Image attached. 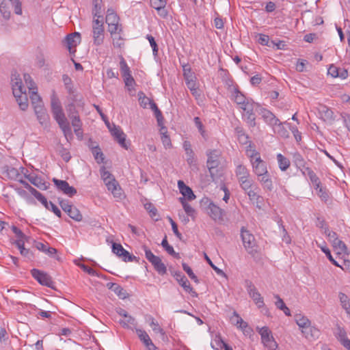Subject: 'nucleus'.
<instances>
[{
    "instance_id": "3",
    "label": "nucleus",
    "mask_w": 350,
    "mask_h": 350,
    "mask_svg": "<svg viewBox=\"0 0 350 350\" xmlns=\"http://www.w3.org/2000/svg\"><path fill=\"white\" fill-rule=\"evenodd\" d=\"M241 237L247 252L254 256L257 253V245L254 235L243 227L241 230Z\"/></svg>"
},
{
    "instance_id": "11",
    "label": "nucleus",
    "mask_w": 350,
    "mask_h": 350,
    "mask_svg": "<svg viewBox=\"0 0 350 350\" xmlns=\"http://www.w3.org/2000/svg\"><path fill=\"white\" fill-rule=\"evenodd\" d=\"M53 182L58 191L69 197H72L77 193V189L74 187L70 186L66 180L53 178Z\"/></svg>"
},
{
    "instance_id": "33",
    "label": "nucleus",
    "mask_w": 350,
    "mask_h": 350,
    "mask_svg": "<svg viewBox=\"0 0 350 350\" xmlns=\"http://www.w3.org/2000/svg\"><path fill=\"white\" fill-rule=\"evenodd\" d=\"M253 111L254 109L247 111L243 115V118L251 127H254L256 126V116Z\"/></svg>"
},
{
    "instance_id": "5",
    "label": "nucleus",
    "mask_w": 350,
    "mask_h": 350,
    "mask_svg": "<svg viewBox=\"0 0 350 350\" xmlns=\"http://www.w3.org/2000/svg\"><path fill=\"white\" fill-rule=\"evenodd\" d=\"M206 156L208 157L206 165L211 177L213 178L215 175V172L217 171L216 169L220 164L221 152L217 150H211L206 152Z\"/></svg>"
},
{
    "instance_id": "16",
    "label": "nucleus",
    "mask_w": 350,
    "mask_h": 350,
    "mask_svg": "<svg viewBox=\"0 0 350 350\" xmlns=\"http://www.w3.org/2000/svg\"><path fill=\"white\" fill-rule=\"evenodd\" d=\"M260 115L264 121L270 126L273 127L279 124V119L269 110L262 108L260 109Z\"/></svg>"
},
{
    "instance_id": "12",
    "label": "nucleus",
    "mask_w": 350,
    "mask_h": 350,
    "mask_svg": "<svg viewBox=\"0 0 350 350\" xmlns=\"http://www.w3.org/2000/svg\"><path fill=\"white\" fill-rule=\"evenodd\" d=\"M178 284L184 288V290L189 293L192 297H197L198 293L193 289L187 278L180 272H176L174 274Z\"/></svg>"
},
{
    "instance_id": "25",
    "label": "nucleus",
    "mask_w": 350,
    "mask_h": 350,
    "mask_svg": "<svg viewBox=\"0 0 350 350\" xmlns=\"http://www.w3.org/2000/svg\"><path fill=\"white\" fill-rule=\"evenodd\" d=\"M151 264L159 274L163 275L167 273L166 266L162 262L161 259L159 256Z\"/></svg>"
},
{
    "instance_id": "17",
    "label": "nucleus",
    "mask_w": 350,
    "mask_h": 350,
    "mask_svg": "<svg viewBox=\"0 0 350 350\" xmlns=\"http://www.w3.org/2000/svg\"><path fill=\"white\" fill-rule=\"evenodd\" d=\"M107 189L111 192L113 197L118 199H122L123 193L118 182L115 178L105 183Z\"/></svg>"
},
{
    "instance_id": "29",
    "label": "nucleus",
    "mask_w": 350,
    "mask_h": 350,
    "mask_svg": "<svg viewBox=\"0 0 350 350\" xmlns=\"http://www.w3.org/2000/svg\"><path fill=\"white\" fill-rule=\"evenodd\" d=\"M150 108L154 111V116L157 118V124L159 126H161L163 124V121L164 118L163 117L161 111L157 107L156 103L152 100L151 103L149 105Z\"/></svg>"
},
{
    "instance_id": "13",
    "label": "nucleus",
    "mask_w": 350,
    "mask_h": 350,
    "mask_svg": "<svg viewBox=\"0 0 350 350\" xmlns=\"http://www.w3.org/2000/svg\"><path fill=\"white\" fill-rule=\"evenodd\" d=\"M81 42V35L78 32L68 34L64 39V42L69 52L72 53V49L75 48ZM75 50L73 51L75 52Z\"/></svg>"
},
{
    "instance_id": "24",
    "label": "nucleus",
    "mask_w": 350,
    "mask_h": 350,
    "mask_svg": "<svg viewBox=\"0 0 350 350\" xmlns=\"http://www.w3.org/2000/svg\"><path fill=\"white\" fill-rule=\"evenodd\" d=\"M10 6L12 3L9 1L0 0V12L5 19H9L10 17Z\"/></svg>"
},
{
    "instance_id": "59",
    "label": "nucleus",
    "mask_w": 350,
    "mask_h": 350,
    "mask_svg": "<svg viewBox=\"0 0 350 350\" xmlns=\"http://www.w3.org/2000/svg\"><path fill=\"white\" fill-rule=\"evenodd\" d=\"M120 69L122 75L131 72L130 68L129 67L125 59L122 57H121L120 62Z\"/></svg>"
},
{
    "instance_id": "62",
    "label": "nucleus",
    "mask_w": 350,
    "mask_h": 350,
    "mask_svg": "<svg viewBox=\"0 0 350 350\" xmlns=\"http://www.w3.org/2000/svg\"><path fill=\"white\" fill-rule=\"evenodd\" d=\"M109 26V31L111 35L116 34L117 33H120L122 31V28L118 23H113L112 25H108Z\"/></svg>"
},
{
    "instance_id": "31",
    "label": "nucleus",
    "mask_w": 350,
    "mask_h": 350,
    "mask_svg": "<svg viewBox=\"0 0 350 350\" xmlns=\"http://www.w3.org/2000/svg\"><path fill=\"white\" fill-rule=\"evenodd\" d=\"M277 160L279 167L282 171H286L290 166V161L288 159L279 153L277 154Z\"/></svg>"
},
{
    "instance_id": "42",
    "label": "nucleus",
    "mask_w": 350,
    "mask_h": 350,
    "mask_svg": "<svg viewBox=\"0 0 350 350\" xmlns=\"http://www.w3.org/2000/svg\"><path fill=\"white\" fill-rule=\"evenodd\" d=\"M29 93L30 94V98L33 107L35 106V105L43 103L40 96L38 94L36 90H31V91H29Z\"/></svg>"
},
{
    "instance_id": "50",
    "label": "nucleus",
    "mask_w": 350,
    "mask_h": 350,
    "mask_svg": "<svg viewBox=\"0 0 350 350\" xmlns=\"http://www.w3.org/2000/svg\"><path fill=\"white\" fill-rule=\"evenodd\" d=\"M247 98L245 96L238 90H235L234 92V102L239 105V104H244V100H245Z\"/></svg>"
},
{
    "instance_id": "63",
    "label": "nucleus",
    "mask_w": 350,
    "mask_h": 350,
    "mask_svg": "<svg viewBox=\"0 0 350 350\" xmlns=\"http://www.w3.org/2000/svg\"><path fill=\"white\" fill-rule=\"evenodd\" d=\"M124 82L125 83V86L126 87L129 92H132L133 91L135 90L134 85H135V81L133 77L129 79H125V81Z\"/></svg>"
},
{
    "instance_id": "10",
    "label": "nucleus",
    "mask_w": 350,
    "mask_h": 350,
    "mask_svg": "<svg viewBox=\"0 0 350 350\" xmlns=\"http://www.w3.org/2000/svg\"><path fill=\"white\" fill-rule=\"evenodd\" d=\"M112 252L124 262L137 260L136 256L131 255L120 243H113Z\"/></svg>"
},
{
    "instance_id": "54",
    "label": "nucleus",
    "mask_w": 350,
    "mask_h": 350,
    "mask_svg": "<svg viewBox=\"0 0 350 350\" xmlns=\"http://www.w3.org/2000/svg\"><path fill=\"white\" fill-rule=\"evenodd\" d=\"M33 196L40 202L46 209H50L49 206V202L47 201L46 198L40 192L37 191L36 193H33Z\"/></svg>"
},
{
    "instance_id": "34",
    "label": "nucleus",
    "mask_w": 350,
    "mask_h": 350,
    "mask_svg": "<svg viewBox=\"0 0 350 350\" xmlns=\"http://www.w3.org/2000/svg\"><path fill=\"white\" fill-rule=\"evenodd\" d=\"M161 245L170 255L176 258H180L179 254L174 251L172 246L169 245L166 237H165V238L163 239L161 242Z\"/></svg>"
},
{
    "instance_id": "47",
    "label": "nucleus",
    "mask_w": 350,
    "mask_h": 350,
    "mask_svg": "<svg viewBox=\"0 0 350 350\" xmlns=\"http://www.w3.org/2000/svg\"><path fill=\"white\" fill-rule=\"evenodd\" d=\"M69 217L76 221H81L83 219V216L79 209L74 206L72 211H70Z\"/></svg>"
},
{
    "instance_id": "9",
    "label": "nucleus",
    "mask_w": 350,
    "mask_h": 350,
    "mask_svg": "<svg viewBox=\"0 0 350 350\" xmlns=\"http://www.w3.org/2000/svg\"><path fill=\"white\" fill-rule=\"evenodd\" d=\"M31 273L33 278L40 284L54 288V282L49 274L36 269H33Z\"/></svg>"
},
{
    "instance_id": "26",
    "label": "nucleus",
    "mask_w": 350,
    "mask_h": 350,
    "mask_svg": "<svg viewBox=\"0 0 350 350\" xmlns=\"http://www.w3.org/2000/svg\"><path fill=\"white\" fill-rule=\"evenodd\" d=\"M273 132L283 138H288L289 136L288 131L284 126L283 123L279 120V124L272 127Z\"/></svg>"
},
{
    "instance_id": "40",
    "label": "nucleus",
    "mask_w": 350,
    "mask_h": 350,
    "mask_svg": "<svg viewBox=\"0 0 350 350\" xmlns=\"http://www.w3.org/2000/svg\"><path fill=\"white\" fill-rule=\"evenodd\" d=\"M138 97L139 105L143 108H147L152 100L148 98L143 92H138Z\"/></svg>"
},
{
    "instance_id": "22",
    "label": "nucleus",
    "mask_w": 350,
    "mask_h": 350,
    "mask_svg": "<svg viewBox=\"0 0 350 350\" xmlns=\"http://www.w3.org/2000/svg\"><path fill=\"white\" fill-rule=\"evenodd\" d=\"M107 286L121 299H125L129 296L126 291L118 284L110 282L107 284Z\"/></svg>"
},
{
    "instance_id": "8",
    "label": "nucleus",
    "mask_w": 350,
    "mask_h": 350,
    "mask_svg": "<svg viewBox=\"0 0 350 350\" xmlns=\"http://www.w3.org/2000/svg\"><path fill=\"white\" fill-rule=\"evenodd\" d=\"M244 285L250 297L253 299L257 306L259 308L263 307L265 306L263 298L255 287L253 282L249 280H245Z\"/></svg>"
},
{
    "instance_id": "14",
    "label": "nucleus",
    "mask_w": 350,
    "mask_h": 350,
    "mask_svg": "<svg viewBox=\"0 0 350 350\" xmlns=\"http://www.w3.org/2000/svg\"><path fill=\"white\" fill-rule=\"evenodd\" d=\"M252 171L256 176H262L268 172L267 163L261 157L256 158L251 163Z\"/></svg>"
},
{
    "instance_id": "44",
    "label": "nucleus",
    "mask_w": 350,
    "mask_h": 350,
    "mask_svg": "<svg viewBox=\"0 0 350 350\" xmlns=\"http://www.w3.org/2000/svg\"><path fill=\"white\" fill-rule=\"evenodd\" d=\"M246 154L250 159L252 163L256 158L260 157V153L254 149H252L251 146H248L246 150Z\"/></svg>"
},
{
    "instance_id": "1",
    "label": "nucleus",
    "mask_w": 350,
    "mask_h": 350,
    "mask_svg": "<svg viewBox=\"0 0 350 350\" xmlns=\"http://www.w3.org/2000/svg\"><path fill=\"white\" fill-rule=\"evenodd\" d=\"M200 204L201 208L205 210L212 219L215 221L224 220L225 211L214 204L208 198H203Z\"/></svg>"
},
{
    "instance_id": "58",
    "label": "nucleus",
    "mask_w": 350,
    "mask_h": 350,
    "mask_svg": "<svg viewBox=\"0 0 350 350\" xmlns=\"http://www.w3.org/2000/svg\"><path fill=\"white\" fill-rule=\"evenodd\" d=\"M120 324L122 325L123 327H129L130 325H135V319L133 317L128 314V316L125 318L124 320L120 321Z\"/></svg>"
},
{
    "instance_id": "53",
    "label": "nucleus",
    "mask_w": 350,
    "mask_h": 350,
    "mask_svg": "<svg viewBox=\"0 0 350 350\" xmlns=\"http://www.w3.org/2000/svg\"><path fill=\"white\" fill-rule=\"evenodd\" d=\"M258 42L261 45L267 46L269 47H271V40L269 39V36L265 34L260 33L258 34Z\"/></svg>"
},
{
    "instance_id": "21",
    "label": "nucleus",
    "mask_w": 350,
    "mask_h": 350,
    "mask_svg": "<svg viewBox=\"0 0 350 350\" xmlns=\"http://www.w3.org/2000/svg\"><path fill=\"white\" fill-rule=\"evenodd\" d=\"M183 148L185 151L187 163L190 166L196 165L194 152L191 148V145L190 142L188 141H185L183 144Z\"/></svg>"
},
{
    "instance_id": "18",
    "label": "nucleus",
    "mask_w": 350,
    "mask_h": 350,
    "mask_svg": "<svg viewBox=\"0 0 350 350\" xmlns=\"http://www.w3.org/2000/svg\"><path fill=\"white\" fill-rule=\"evenodd\" d=\"M178 187L180 192L183 196V198H184V199L191 201L196 198V196L194 195L192 189L189 187L187 186L183 180L178 181Z\"/></svg>"
},
{
    "instance_id": "4",
    "label": "nucleus",
    "mask_w": 350,
    "mask_h": 350,
    "mask_svg": "<svg viewBox=\"0 0 350 350\" xmlns=\"http://www.w3.org/2000/svg\"><path fill=\"white\" fill-rule=\"evenodd\" d=\"M55 120L58 123L59 127L64 133L65 137L68 139V137H72V133L71 127L68 122L62 109L52 111Z\"/></svg>"
},
{
    "instance_id": "64",
    "label": "nucleus",
    "mask_w": 350,
    "mask_h": 350,
    "mask_svg": "<svg viewBox=\"0 0 350 350\" xmlns=\"http://www.w3.org/2000/svg\"><path fill=\"white\" fill-rule=\"evenodd\" d=\"M100 174L104 183H106L114 178L113 175L109 172L107 171L105 168H103L101 170Z\"/></svg>"
},
{
    "instance_id": "46",
    "label": "nucleus",
    "mask_w": 350,
    "mask_h": 350,
    "mask_svg": "<svg viewBox=\"0 0 350 350\" xmlns=\"http://www.w3.org/2000/svg\"><path fill=\"white\" fill-rule=\"evenodd\" d=\"M107 126L116 139L125 135L119 126L113 125V128H111L109 124H107Z\"/></svg>"
},
{
    "instance_id": "38",
    "label": "nucleus",
    "mask_w": 350,
    "mask_h": 350,
    "mask_svg": "<svg viewBox=\"0 0 350 350\" xmlns=\"http://www.w3.org/2000/svg\"><path fill=\"white\" fill-rule=\"evenodd\" d=\"M333 247L337 250L339 254H347V247L345 243L340 239L332 243Z\"/></svg>"
},
{
    "instance_id": "60",
    "label": "nucleus",
    "mask_w": 350,
    "mask_h": 350,
    "mask_svg": "<svg viewBox=\"0 0 350 350\" xmlns=\"http://www.w3.org/2000/svg\"><path fill=\"white\" fill-rule=\"evenodd\" d=\"M144 251L145 252V256L146 259L151 263L154 260L156 259L157 256H155L151 250L146 247V245L143 246Z\"/></svg>"
},
{
    "instance_id": "56",
    "label": "nucleus",
    "mask_w": 350,
    "mask_h": 350,
    "mask_svg": "<svg viewBox=\"0 0 350 350\" xmlns=\"http://www.w3.org/2000/svg\"><path fill=\"white\" fill-rule=\"evenodd\" d=\"M37 116V118L39 120L40 123L43 124L47 122L49 120V116L46 113V109L42 111H38L36 113Z\"/></svg>"
},
{
    "instance_id": "32",
    "label": "nucleus",
    "mask_w": 350,
    "mask_h": 350,
    "mask_svg": "<svg viewBox=\"0 0 350 350\" xmlns=\"http://www.w3.org/2000/svg\"><path fill=\"white\" fill-rule=\"evenodd\" d=\"M338 297L342 308L350 315V299L343 293H340Z\"/></svg>"
},
{
    "instance_id": "41",
    "label": "nucleus",
    "mask_w": 350,
    "mask_h": 350,
    "mask_svg": "<svg viewBox=\"0 0 350 350\" xmlns=\"http://www.w3.org/2000/svg\"><path fill=\"white\" fill-rule=\"evenodd\" d=\"M179 200L181 202V204L183 206V208H184L185 213H187V215L189 216L193 217L195 214L194 208L186 202V200H185V199H184V198H180Z\"/></svg>"
},
{
    "instance_id": "27",
    "label": "nucleus",
    "mask_w": 350,
    "mask_h": 350,
    "mask_svg": "<svg viewBox=\"0 0 350 350\" xmlns=\"http://www.w3.org/2000/svg\"><path fill=\"white\" fill-rule=\"evenodd\" d=\"M93 3V9H92V14L94 15V19H100L103 20V3L98 2H92Z\"/></svg>"
},
{
    "instance_id": "61",
    "label": "nucleus",
    "mask_w": 350,
    "mask_h": 350,
    "mask_svg": "<svg viewBox=\"0 0 350 350\" xmlns=\"http://www.w3.org/2000/svg\"><path fill=\"white\" fill-rule=\"evenodd\" d=\"M259 188L255 185L254 187L252 189H249L248 191H245L249 197V198L252 200H257L259 198V196L257 193L256 190H258Z\"/></svg>"
},
{
    "instance_id": "51",
    "label": "nucleus",
    "mask_w": 350,
    "mask_h": 350,
    "mask_svg": "<svg viewBox=\"0 0 350 350\" xmlns=\"http://www.w3.org/2000/svg\"><path fill=\"white\" fill-rule=\"evenodd\" d=\"M69 118L71 120L72 126L74 129H78L79 128H81L82 123L80 120L79 114L71 115V116L69 117Z\"/></svg>"
},
{
    "instance_id": "57",
    "label": "nucleus",
    "mask_w": 350,
    "mask_h": 350,
    "mask_svg": "<svg viewBox=\"0 0 350 350\" xmlns=\"http://www.w3.org/2000/svg\"><path fill=\"white\" fill-rule=\"evenodd\" d=\"M24 80L25 81V83L29 89V91H31V90H36L35 83L33 81L31 76L28 74H24Z\"/></svg>"
},
{
    "instance_id": "2",
    "label": "nucleus",
    "mask_w": 350,
    "mask_h": 350,
    "mask_svg": "<svg viewBox=\"0 0 350 350\" xmlns=\"http://www.w3.org/2000/svg\"><path fill=\"white\" fill-rule=\"evenodd\" d=\"M11 83L13 94L18 103L28 102L26 88L23 85L22 80L17 72L12 74Z\"/></svg>"
},
{
    "instance_id": "52",
    "label": "nucleus",
    "mask_w": 350,
    "mask_h": 350,
    "mask_svg": "<svg viewBox=\"0 0 350 350\" xmlns=\"http://www.w3.org/2000/svg\"><path fill=\"white\" fill-rule=\"evenodd\" d=\"M301 333L303 334L304 336H305L307 339L310 340L317 336L319 334V330L310 325V329L308 330V333Z\"/></svg>"
},
{
    "instance_id": "45",
    "label": "nucleus",
    "mask_w": 350,
    "mask_h": 350,
    "mask_svg": "<svg viewBox=\"0 0 350 350\" xmlns=\"http://www.w3.org/2000/svg\"><path fill=\"white\" fill-rule=\"evenodd\" d=\"M226 342L219 336H216L211 342V347L216 349H222L225 346Z\"/></svg>"
},
{
    "instance_id": "15",
    "label": "nucleus",
    "mask_w": 350,
    "mask_h": 350,
    "mask_svg": "<svg viewBox=\"0 0 350 350\" xmlns=\"http://www.w3.org/2000/svg\"><path fill=\"white\" fill-rule=\"evenodd\" d=\"M136 333L139 340L143 342L148 350H158V348L154 345L146 331L141 329H136Z\"/></svg>"
},
{
    "instance_id": "49",
    "label": "nucleus",
    "mask_w": 350,
    "mask_h": 350,
    "mask_svg": "<svg viewBox=\"0 0 350 350\" xmlns=\"http://www.w3.org/2000/svg\"><path fill=\"white\" fill-rule=\"evenodd\" d=\"M183 270L187 273V275H189V277L193 280L196 283H198V279L197 278V276L193 273L192 269H191V267L187 265L186 263H183Z\"/></svg>"
},
{
    "instance_id": "30",
    "label": "nucleus",
    "mask_w": 350,
    "mask_h": 350,
    "mask_svg": "<svg viewBox=\"0 0 350 350\" xmlns=\"http://www.w3.org/2000/svg\"><path fill=\"white\" fill-rule=\"evenodd\" d=\"M293 162L297 169L304 167V165L307 164L303 156L298 152H295L293 154Z\"/></svg>"
},
{
    "instance_id": "35",
    "label": "nucleus",
    "mask_w": 350,
    "mask_h": 350,
    "mask_svg": "<svg viewBox=\"0 0 350 350\" xmlns=\"http://www.w3.org/2000/svg\"><path fill=\"white\" fill-rule=\"evenodd\" d=\"M90 148L92 149V154L94 157V159L96 160V161L100 163L103 162L104 157L103 154L101 152L100 149L98 146H94L93 144L89 145Z\"/></svg>"
},
{
    "instance_id": "37",
    "label": "nucleus",
    "mask_w": 350,
    "mask_h": 350,
    "mask_svg": "<svg viewBox=\"0 0 350 350\" xmlns=\"http://www.w3.org/2000/svg\"><path fill=\"white\" fill-rule=\"evenodd\" d=\"M238 182L239 183L241 188L245 191H247L249 189H252L255 186L254 180L251 179L250 177L239 180Z\"/></svg>"
},
{
    "instance_id": "19",
    "label": "nucleus",
    "mask_w": 350,
    "mask_h": 350,
    "mask_svg": "<svg viewBox=\"0 0 350 350\" xmlns=\"http://www.w3.org/2000/svg\"><path fill=\"white\" fill-rule=\"evenodd\" d=\"M295 321L299 328L301 329V332L307 334L308 330L310 329V320L301 314H297L295 315Z\"/></svg>"
},
{
    "instance_id": "43",
    "label": "nucleus",
    "mask_w": 350,
    "mask_h": 350,
    "mask_svg": "<svg viewBox=\"0 0 350 350\" xmlns=\"http://www.w3.org/2000/svg\"><path fill=\"white\" fill-rule=\"evenodd\" d=\"M317 191V194L321 200L325 202H327L329 200V196L327 189L325 187H323L322 186L319 188V189H316Z\"/></svg>"
},
{
    "instance_id": "39",
    "label": "nucleus",
    "mask_w": 350,
    "mask_h": 350,
    "mask_svg": "<svg viewBox=\"0 0 350 350\" xmlns=\"http://www.w3.org/2000/svg\"><path fill=\"white\" fill-rule=\"evenodd\" d=\"M149 320H150V325L152 327V330L155 333H159L161 336L165 335V332L163 330V329H162L160 327L158 322L157 321H155V319L153 317H150L149 318Z\"/></svg>"
},
{
    "instance_id": "36",
    "label": "nucleus",
    "mask_w": 350,
    "mask_h": 350,
    "mask_svg": "<svg viewBox=\"0 0 350 350\" xmlns=\"http://www.w3.org/2000/svg\"><path fill=\"white\" fill-rule=\"evenodd\" d=\"M105 21L107 25H112L113 23H118L119 21V17L113 10L108 9L107 11Z\"/></svg>"
},
{
    "instance_id": "55",
    "label": "nucleus",
    "mask_w": 350,
    "mask_h": 350,
    "mask_svg": "<svg viewBox=\"0 0 350 350\" xmlns=\"http://www.w3.org/2000/svg\"><path fill=\"white\" fill-rule=\"evenodd\" d=\"M323 233L332 243L338 239L337 234L335 232L330 231L328 227H325V230H323Z\"/></svg>"
},
{
    "instance_id": "28",
    "label": "nucleus",
    "mask_w": 350,
    "mask_h": 350,
    "mask_svg": "<svg viewBox=\"0 0 350 350\" xmlns=\"http://www.w3.org/2000/svg\"><path fill=\"white\" fill-rule=\"evenodd\" d=\"M29 181L38 187L40 189H45L46 188L45 183L42 181V178L38 176L29 174L27 176Z\"/></svg>"
},
{
    "instance_id": "20",
    "label": "nucleus",
    "mask_w": 350,
    "mask_h": 350,
    "mask_svg": "<svg viewBox=\"0 0 350 350\" xmlns=\"http://www.w3.org/2000/svg\"><path fill=\"white\" fill-rule=\"evenodd\" d=\"M257 180L265 190L271 191L273 189V182L269 172L263 174L262 176H257Z\"/></svg>"
},
{
    "instance_id": "23",
    "label": "nucleus",
    "mask_w": 350,
    "mask_h": 350,
    "mask_svg": "<svg viewBox=\"0 0 350 350\" xmlns=\"http://www.w3.org/2000/svg\"><path fill=\"white\" fill-rule=\"evenodd\" d=\"M235 174L238 181L250 177V172L247 168L241 164H239L237 166Z\"/></svg>"
},
{
    "instance_id": "48",
    "label": "nucleus",
    "mask_w": 350,
    "mask_h": 350,
    "mask_svg": "<svg viewBox=\"0 0 350 350\" xmlns=\"http://www.w3.org/2000/svg\"><path fill=\"white\" fill-rule=\"evenodd\" d=\"M51 111H55L62 109L61 104L59 101V99L56 97L55 93L53 92L51 98Z\"/></svg>"
},
{
    "instance_id": "6",
    "label": "nucleus",
    "mask_w": 350,
    "mask_h": 350,
    "mask_svg": "<svg viewBox=\"0 0 350 350\" xmlns=\"http://www.w3.org/2000/svg\"><path fill=\"white\" fill-rule=\"evenodd\" d=\"M92 37L94 44L100 46L104 40L103 21L100 19H94L92 23Z\"/></svg>"
},
{
    "instance_id": "7",
    "label": "nucleus",
    "mask_w": 350,
    "mask_h": 350,
    "mask_svg": "<svg viewBox=\"0 0 350 350\" xmlns=\"http://www.w3.org/2000/svg\"><path fill=\"white\" fill-rule=\"evenodd\" d=\"M258 333L261 336L262 342L267 348L269 350H277L278 344L267 327H261Z\"/></svg>"
}]
</instances>
